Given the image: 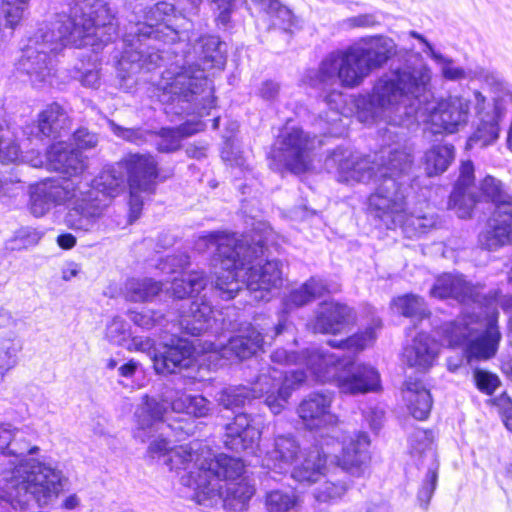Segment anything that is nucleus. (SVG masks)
<instances>
[{
  "label": "nucleus",
  "instance_id": "4",
  "mask_svg": "<svg viewBox=\"0 0 512 512\" xmlns=\"http://www.w3.org/2000/svg\"><path fill=\"white\" fill-rule=\"evenodd\" d=\"M0 450L14 457L1 473L0 498L22 507L32 499L44 506L57 497L65 478L59 470L33 459H24L38 448L30 447L21 431L10 424H1Z\"/></svg>",
  "mask_w": 512,
  "mask_h": 512
},
{
  "label": "nucleus",
  "instance_id": "7",
  "mask_svg": "<svg viewBox=\"0 0 512 512\" xmlns=\"http://www.w3.org/2000/svg\"><path fill=\"white\" fill-rule=\"evenodd\" d=\"M174 6L165 1L135 11L123 38V52L119 60L121 70L136 73L142 69L152 70L162 62L159 48L150 42L174 43L177 40H193L188 28L178 30L169 22Z\"/></svg>",
  "mask_w": 512,
  "mask_h": 512
},
{
  "label": "nucleus",
  "instance_id": "18",
  "mask_svg": "<svg viewBox=\"0 0 512 512\" xmlns=\"http://www.w3.org/2000/svg\"><path fill=\"white\" fill-rule=\"evenodd\" d=\"M333 395L331 393H311L305 397L297 408L302 424L308 430L319 433L328 446V438L338 436L341 421L332 412Z\"/></svg>",
  "mask_w": 512,
  "mask_h": 512
},
{
  "label": "nucleus",
  "instance_id": "59",
  "mask_svg": "<svg viewBox=\"0 0 512 512\" xmlns=\"http://www.w3.org/2000/svg\"><path fill=\"white\" fill-rule=\"evenodd\" d=\"M474 378L478 389L486 394H492L499 385L498 377L486 371L476 370Z\"/></svg>",
  "mask_w": 512,
  "mask_h": 512
},
{
  "label": "nucleus",
  "instance_id": "52",
  "mask_svg": "<svg viewBox=\"0 0 512 512\" xmlns=\"http://www.w3.org/2000/svg\"><path fill=\"white\" fill-rule=\"evenodd\" d=\"M376 339V333L374 327H369L365 331L355 334L344 341H340L338 344L334 341H330L329 344L332 347L347 348L355 351H361L371 345Z\"/></svg>",
  "mask_w": 512,
  "mask_h": 512
},
{
  "label": "nucleus",
  "instance_id": "36",
  "mask_svg": "<svg viewBox=\"0 0 512 512\" xmlns=\"http://www.w3.org/2000/svg\"><path fill=\"white\" fill-rule=\"evenodd\" d=\"M403 398L412 416L425 420L432 408V397L428 389L419 381L411 379L405 382Z\"/></svg>",
  "mask_w": 512,
  "mask_h": 512
},
{
  "label": "nucleus",
  "instance_id": "9",
  "mask_svg": "<svg viewBox=\"0 0 512 512\" xmlns=\"http://www.w3.org/2000/svg\"><path fill=\"white\" fill-rule=\"evenodd\" d=\"M244 247L240 257L236 260H244L245 265L232 267V275H218L216 288L220 296L225 300L233 299L241 290V284H245L246 290L255 301H267L270 299V292L279 289L283 283V265L279 260H266L262 263L264 255L262 241L259 240L255 247H251L247 240H244Z\"/></svg>",
  "mask_w": 512,
  "mask_h": 512
},
{
  "label": "nucleus",
  "instance_id": "31",
  "mask_svg": "<svg viewBox=\"0 0 512 512\" xmlns=\"http://www.w3.org/2000/svg\"><path fill=\"white\" fill-rule=\"evenodd\" d=\"M377 171L380 178H393L398 180L407 174L413 164L412 152L409 148L395 146L381 149L375 154Z\"/></svg>",
  "mask_w": 512,
  "mask_h": 512
},
{
  "label": "nucleus",
  "instance_id": "6",
  "mask_svg": "<svg viewBox=\"0 0 512 512\" xmlns=\"http://www.w3.org/2000/svg\"><path fill=\"white\" fill-rule=\"evenodd\" d=\"M222 46L223 43L217 36H201L193 48L203 68L194 69L190 66L176 74L166 71L158 85L161 91L160 101L172 105L171 111L176 114L208 115L209 110L214 107L215 98L211 81L204 75V70L223 67L225 58Z\"/></svg>",
  "mask_w": 512,
  "mask_h": 512
},
{
  "label": "nucleus",
  "instance_id": "27",
  "mask_svg": "<svg viewBox=\"0 0 512 512\" xmlns=\"http://www.w3.org/2000/svg\"><path fill=\"white\" fill-rule=\"evenodd\" d=\"M225 431V445L236 452L253 450L261 437L259 426L245 413L236 415Z\"/></svg>",
  "mask_w": 512,
  "mask_h": 512
},
{
  "label": "nucleus",
  "instance_id": "12",
  "mask_svg": "<svg viewBox=\"0 0 512 512\" xmlns=\"http://www.w3.org/2000/svg\"><path fill=\"white\" fill-rule=\"evenodd\" d=\"M307 378L303 370L279 371L270 368L268 373H261L255 386L250 389L245 386H230L222 389L217 397L219 404L227 409L243 406L254 398L264 397L270 411L280 414L288 404L292 391Z\"/></svg>",
  "mask_w": 512,
  "mask_h": 512
},
{
  "label": "nucleus",
  "instance_id": "37",
  "mask_svg": "<svg viewBox=\"0 0 512 512\" xmlns=\"http://www.w3.org/2000/svg\"><path fill=\"white\" fill-rule=\"evenodd\" d=\"M66 111L57 103L48 105L38 117L39 131L46 137L57 138L70 129Z\"/></svg>",
  "mask_w": 512,
  "mask_h": 512
},
{
  "label": "nucleus",
  "instance_id": "50",
  "mask_svg": "<svg viewBox=\"0 0 512 512\" xmlns=\"http://www.w3.org/2000/svg\"><path fill=\"white\" fill-rule=\"evenodd\" d=\"M437 223L436 216L433 213H426L423 215L408 214L405 212L404 222L398 224L406 231H413L415 234H424L431 228L435 227Z\"/></svg>",
  "mask_w": 512,
  "mask_h": 512
},
{
  "label": "nucleus",
  "instance_id": "35",
  "mask_svg": "<svg viewBox=\"0 0 512 512\" xmlns=\"http://www.w3.org/2000/svg\"><path fill=\"white\" fill-rule=\"evenodd\" d=\"M212 306L204 299L193 301L188 311L180 316V326L192 336H197L211 326Z\"/></svg>",
  "mask_w": 512,
  "mask_h": 512
},
{
  "label": "nucleus",
  "instance_id": "57",
  "mask_svg": "<svg viewBox=\"0 0 512 512\" xmlns=\"http://www.w3.org/2000/svg\"><path fill=\"white\" fill-rule=\"evenodd\" d=\"M19 348L11 340L0 342V367L9 371L17 364Z\"/></svg>",
  "mask_w": 512,
  "mask_h": 512
},
{
  "label": "nucleus",
  "instance_id": "19",
  "mask_svg": "<svg viewBox=\"0 0 512 512\" xmlns=\"http://www.w3.org/2000/svg\"><path fill=\"white\" fill-rule=\"evenodd\" d=\"M84 187L75 186L67 178H47L30 187L29 210L35 217H43L54 206L71 202L75 206L76 197L82 195Z\"/></svg>",
  "mask_w": 512,
  "mask_h": 512
},
{
  "label": "nucleus",
  "instance_id": "30",
  "mask_svg": "<svg viewBox=\"0 0 512 512\" xmlns=\"http://www.w3.org/2000/svg\"><path fill=\"white\" fill-rule=\"evenodd\" d=\"M480 243L488 250L512 244V206H499L494 210Z\"/></svg>",
  "mask_w": 512,
  "mask_h": 512
},
{
  "label": "nucleus",
  "instance_id": "16",
  "mask_svg": "<svg viewBox=\"0 0 512 512\" xmlns=\"http://www.w3.org/2000/svg\"><path fill=\"white\" fill-rule=\"evenodd\" d=\"M482 289V286L471 285L460 275L443 274L436 279L430 294L434 298H453L461 303H473L475 305L474 310H478L477 313L474 311L472 314L465 313V315L473 316L474 319H477V317L485 319L488 315L494 313L496 322L497 311L493 301L482 296Z\"/></svg>",
  "mask_w": 512,
  "mask_h": 512
},
{
  "label": "nucleus",
  "instance_id": "22",
  "mask_svg": "<svg viewBox=\"0 0 512 512\" xmlns=\"http://www.w3.org/2000/svg\"><path fill=\"white\" fill-rule=\"evenodd\" d=\"M244 240H238L234 235H229L221 232H211L207 235L200 236L195 243V248L199 252H207L215 250L216 255L214 261L219 263L220 268L223 270L221 275H232L230 269L237 267V265H245V260H236L240 257V253L245 249ZM244 259H246L244 257Z\"/></svg>",
  "mask_w": 512,
  "mask_h": 512
},
{
  "label": "nucleus",
  "instance_id": "10",
  "mask_svg": "<svg viewBox=\"0 0 512 512\" xmlns=\"http://www.w3.org/2000/svg\"><path fill=\"white\" fill-rule=\"evenodd\" d=\"M126 157L117 165L104 168L92 181L80 180L75 186L84 187V193L76 197L65 217L66 225L84 232L92 231L104 215L109 199L119 195L124 189V162Z\"/></svg>",
  "mask_w": 512,
  "mask_h": 512
},
{
  "label": "nucleus",
  "instance_id": "17",
  "mask_svg": "<svg viewBox=\"0 0 512 512\" xmlns=\"http://www.w3.org/2000/svg\"><path fill=\"white\" fill-rule=\"evenodd\" d=\"M377 181L375 192L368 198L369 212L388 229H394L404 222L406 196L398 180L379 177Z\"/></svg>",
  "mask_w": 512,
  "mask_h": 512
},
{
  "label": "nucleus",
  "instance_id": "24",
  "mask_svg": "<svg viewBox=\"0 0 512 512\" xmlns=\"http://www.w3.org/2000/svg\"><path fill=\"white\" fill-rule=\"evenodd\" d=\"M329 439L341 442L342 445L340 454L334 457L336 464L352 475H361L370 460L368 435L364 432H358L347 438L341 428L338 436Z\"/></svg>",
  "mask_w": 512,
  "mask_h": 512
},
{
  "label": "nucleus",
  "instance_id": "14",
  "mask_svg": "<svg viewBox=\"0 0 512 512\" xmlns=\"http://www.w3.org/2000/svg\"><path fill=\"white\" fill-rule=\"evenodd\" d=\"M487 83L494 90V111L484 112L486 98L479 91H474L475 109L479 114V124L467 141V147H485L499 137V119L506 110V104H512V86L494 74L486 75Z\"/></svg>",
  "mask_w": 512,
  "mask_h": 512
},
{
  "label": "nucleus",
  "instance_id": "63",
  "mask_svg": "<svg viewBox=\"0 0 512 512\" xmlns=\"http://www.w3.org/2000/svg\"><path fill=\"white\" fill-rule=\"evenodd\" d=\"M474 182V167L471 161H465L460 168V175L455 185V188L461 190H471Z\"/></svg>",
  "mask_w": 512,
  "mask_h": 512
},
{
  "label": "nucleus",
  "instance_id": "46",
  "mask_svg": "<svg viewBox=\"0 0 512 512\" xmlns=\"http://www.w3.org/2000/svg\"><path fill=\"white\" fill-rule=\"evenodd\" d=\"M481 192L494 203L495 209H499V206H512V195L500 180L492 176H486L481 182Z\"/></svg>",
  "mask_w": 512,
  "mask_h": 512
},
{
  "label": "nucleus",
  "instance_id": "33",
  "mask_svg": "<svg viewBox=\"0 0 512 512\" xmlns=\"http://www.w3.org/2000/svg\"><path fill=\"white\" fill-rule=\"evenodd\" d=\"M191 347L184 341L176 345H164L159 353H154L153 366L158 374L175 373L177 369L188 368L192 363Z\"/></svg>",
  "mask_w": 512,
  "mask_h": 512
},
{
  "label": "nucleus",
  "instance_id": "32",
  "mask_svg": "<svg viewBox=\"0 0 512 512\" xmlns=\"http://www.w3.org/2000/svg\"><path fill=\"white\" fill-rule=\"evenodd\" d=\"M330 454L317 446L300 452L298 461L293 464L292 477L298 482L316 483L325 477L326 458Z\"/></svg>",
  "mask_w": 512,
  "mask_h": 512
},
{
  "label": "nucleus",
  "instance_id": "62",
  "mask_svg": "<svg viewBox=\"0 0 512 512\" xmlns=\"http://www.w3.org/2000/svg\"><path fill=\"white\" fill-rule=\"evenodd\" d=\"M189 264V257L185 254L167 256L160 263L159 268L165 273H174Z\"/></svg>",
  "mask_w": 512,
  "mask_h": 512
},
{
  "label": "nucleus",
  "instance_id": "28",
  "mask_svg": "<svg viewBox=\"0 0 512 512\" xmlns=\"http://www.w3.org/2000/svg\"><path fill=\"white\" fill-rule=\"evenodd\" d=\"M47 160L52 170L73 177L71 180L74 182L83 180L81 175L87 164L77 149H72L64 142L54 143L47 152Z\"/></svg>",
  "mask_w": 512,
  "mask_h": 512
},
{
  "label": "nucleus",
  "instance_id": "56",
  "mask_svg": "<svg viewBox=\"0 0 512 512\" xmlns=\"http://www.w3.org/2000/svg\"><path fill=\"white\" fill-rule=\"evenodd\" d=\"M109 128L117 136L134 144H141L146 141V132L140 128H125L114 121H108Z\"/></svg>",
  "mask_w": 512,
  "mask_h": 512
},
{
  "label": "nucleus",
  "instance_id": "23",
  "mask_svg": "<svg viewBox=\"0 0 512 512\" xmlns=\"http://www.w3.org/2000/svg\"><path fill=\"white\" fill-rule=\"evenodd\" d=\"M470 101L459 95L440 100L430 114L433 133H455L463 129L469 119Z\"/></svg>",
  "mask_w": 512,
  "mask_h": 512
},
{
  "label": "nucleus",
  "instance_id": "2",
  "mask_svg": "<svg viewBox=\"0 0 512 512\" xmlns=\"http://www.w3.org/2000/svg\"><path fill=\"white\" fill-rule=\"evenodd\" d=\"M165 462L171 470L186 472L181 482L194 490L192 498L199 505L212 506L221 500L226 509L241 512L255 493L254 486L243 476L240 459L215 457L199 442L171 449Z\"/></svg>",
  "mask_w": 512,
  "mask_h": 512
},
{
  "label": "nucleus",
  "instance_id": "47",
  "mask_svg": "<svg viewBox=\"0 0 512 512\" xmlns=\"http://www.w3.org/2000/svg\"><path fill=\"white\" fill-rule=\"evenodd\" d=\"M392 306L395 307L403 316L409 318L421 320L429 315L424 300L413 294L393 299Z\"/></svg>",
  "mask_w": 512,
  "mask_h": 512
},
{
  "label": "nucleus",
  "instance_id": "11",
  "mask_svg": "<svg viewBox=\"0 0 512 512\" xmlns=\"http://www.w3.org/2000/svg\"><path fill=\"white\" fill-rule=\"evenodd\" d=\"M442 340L449 347H460L463 356L457 362L448 360V369L457 371L462 366L464 356L470 362L473 359L487 360L496 354L501 335L495 322V315L485 319L473 316H459L441 327Z\"/></svg>",
  "mask_w": 512,
  "mask_h": 512
},
{
  "label": "nucleus",
  "instance_id": "61",
  "mask_svg": "<svg viewBox=\"0 0 512 512\" xmlns=\"http://www.w3.org/2000/svg\"><path fill=\"white\" fill-rule=\"evenodd\" d=\"M202 0H191L193 5H198ZM219 10L217 16L218 24L226 26L230 21V15L235 8L236 0H212Z\"/></svg>",
  "mask_w": 512,
  "mask_h": 512
},
{
  "label": "nucleus",
  "instance_id": "15",
  "mask_svg": "<svg viewBox=\"0 0 512 512\" xmlns=\"http://www.w3.org/2000/svg\"><path fill=\"white\" fill-rule=\"evenodd\" d=\"M314 148V137L299 127H286L271 151L274 169H285L295 174L306 172L311 166Z\"/></svg>",
  "mask_w": 512,
  "mask_h": 512
},
{
  "label": "nucleus",
  "instance_id": "34",
  "mask_svg": "<svg viewBox=\"0 0 512 512\" xmlns=\"http://www.w3.org/2000/svg\"><path fill=\"white\" fill-rule=\"evenodd\" d=\"M438 344L425 333L418 334L403 352V358L410 367L428 368L437 354Z\"/></svg>",
  "mask_w": 512,
  "mask_h": 512
},
{
  "label": "nucleus",
  "instance_id": "13",
  "mask_svg": "<svg viewBox=\"0 0 512 512\" xmlns=\"http://www.w3.org/2000/svg\"><path fill=\"white\" fill-rule=\"evenodd\" d=\"M185 413L194 417H205L210 411V402L201 395H189L181 391L166 392L161 400L144 395L142 403L135 412L136 429L134 437L141 442L148 440L159 430L171 429L165 423L168 410Z\"/></svg>",
  "mask_w": 512,
  "mask_h": 512
},
{
  "label": "nucleus",
  "instance_id": "45",
  "mask_svg": "<svg viewBox=\"0 0 512 512\" xmlns=\"http://www.w3.org/2000/svg\"><path fill=\"white\" fill-rule=\"evenodd\" d=\"M434 436L432 432L418 429L410 437V453L413 457L422 459L427 465L439 463L433 446Z\"/></svg>",
  "mask_w": 512,
  "mask_h": 512
},
{
  "label": "nucleus",
  "instance_id": "54",
  "mask_svg": "<svg viewBox=\"0 0 512 512\" xmlns=\"http://www.w3.org/2000/svg\"><path fill=\"white\" fill-rule=\"evenodd\" d=\"M129 317L135 325L147 330L160 325L164 320V315L154 310L131 311Z\"/></svg>",
  "mask_w": 512,
  "mask_h": 512
},
{
  "label": "nucleus",
  "instance_id": "20",
  "mask_svg": "<svg viewBox=\"0 0 512 512\" xmlns=\"http://www.w3.org/2000/svg\"><path fill=\"white\" fill-rule=\"evenodd\" d=\"M124 165L130 189V218L134 221L139 218L142 210L141 194H151L155 189L157 163L149 154H130L126 157Z\"/></svg>",
  "mask_w": 512,
  "mask_h": 512
},
{
  "label": "nucleus",
  "instance_id": "3",
  "mask_svg": "<svg viewBox=\"0 0 512 512\" xmlns=\"http://www.w3.org/2000/svg\"><path fill=\"white\" fill-rule=\"evenodd\" d=\"M397 52L395 42L386 36L362 39L347 47L328 53L318 68L308 74L310 84L323 91V100L331 109L330 122L340 120L339 109L344 101L340 88L361 86L373 70L383 67Z\"/></svg>",
  "mask_w": 512,
  "mask_h": 512
},
{
  "label": "nucleus",
  "instance_id": "25",
  "mask_svg": "<svg viewBox=\"0 0 512 512\" xmlns=\"http://www.w3.org/2000/svg\"><path fill=\"white\" fill-rule=\"evenodd\" d=\"M263 343L262 334L254 327H248L241 334L230 338L226 345L205 342L204 351L225 359H246L260 350Z\"/></svg>",
  "mask_w": 512,
  "mask_h": 512
},
{
  "label": "nucleus",
  "instance_id": "29",
  "mask_svg": "<svg viewBox=\"0 0 512 512\" xmlns=\"http://www.w3.org/2000/svg\"><path fill=\"white\" fill-rule=\"evenodd\" d=\"M300 452L299 444L293 436L278 435L266 449L263 466L276 473H285L298 461Z\"/></svg>",
  "mask_w": 512,
  "mask_h": 512
},
{
  "label": "nucleus",
  "instance_id": "39",
  "mask_svg": "<svg viewBox=\"0 0 512 512\" xmlns=\"http://www.w3.org/2000/svg\"><path fill=\"white\" fill-rule=\"evenodd\" d=\"M329 292L330 290L322 279L311 277L299 288L291 291L284 299L283 304L285 309L289 311L304 306Z\"/></svg>",
  "mask_w": 512,
  "mask_h": 512
},
{
  "label": "nucleus",
  "instance_id": "55",
  "mask_svg": "<svg viewBox=\"0 0 512 512\" xmlns=\"http://www.w3.org/2000/svg\"><path fill=\"white\" fill-rule=\"evenodd\" d=\"M107 339L117 345H125V342L130 337L128 325L124 320L115 317L106 328Z\"/></svg>",
  "mask_w": 512,
  "mask_h": 512
},
{
  "label": "nucleus",
  "instance_id": "40",
  "mask_svg": "<svg viewBox=\"0 0 512 512\" xmlns=\"http://www.w3.org/2000/svg\"><path fill=\"white\" fill-rule=\"evenodd\" d=\"M409 35L419 40L424 45V52L427 53L440 67L442 76L446 80L458 81L472 78L471 71H467L460 66H456L454 60L436 52L428 40L416 31H410Z\"/></svg>",
  "mask_w": 512,
  "mask_h": 512
},
{
  "label": "nucleus",
  "instance_id": "41",
  "mask_svg": "<svg viewBox=\"0 0 512 512\" xmlns=\"http://www.w3.org/2000/svg\"><path fill=\"white\" fill-rule=\"evenodd\" d=\"M204 127V123L197 120L185 122L175 129L162 128L158 132L160 140L157 142V149L160 152H173L179 149L180 142L184 137L202 131Z\"/></svg>",
  "mask_w": 512,
  "mask_h": 512
},
{
  "label": "nucleus",
  "instance_id": "38",
  "mask_svg": "<svg viewBox=\"0 0 512 512\" xmlns=\"http://www.w3.org/2000/svg\"><path fill=\"white\" fill-rule=\"evenodd\" d=\"M303 503L301 495L291 487L271 489L264 496V507L267 512H292L298 510Z\"/></svg>",
  "mask_w": 512,
  "mask_h": 512
},
{
  "label": "nucleus",
  "instance_id": "53",
  "mask_svg": "<svg viewBox=\"0 0 512 512\" xmlns=\"http://www.w3.org/2000/svg\"><path fill=\"white\" fill-rule=\"evenodd\" d=\"M44 235V230L26 226L19 228L15 232L13 241L18 243V248H29L37 245Z\"/></svg>",
  "mask_w": 512,
  "mask_h": 512
},
{
  "label": "nucleus",
  "instance_id": "43",
  "mask_svg": "<svg viewBox=\"0 0 512 512\" xmlns=\"http://www.w3.org/2000/svg\"><path fill=\"white\" fill-rule=\"evenodd\" d=\"M206 285L207 279L203 272L191 271L174 278L169 290L173 297L184 299L198 294Z\"/></svg>",
  "mask_w": 512,
  "mask_h": 512
},
{
  "label": "nucleus",
  "instance_id": "42",
  "mask_svg": "<svg viewBox=\"0 0 512 512\" xmlns=\"http://www.w3.org/2000/svg\"><path fill=\"white\" fill-rule=\"evenodd\" d=\"M454 159V147L449 144H438L428 149L423 157V168L427 176L442 174Z\"/></svg>",
  "mask_w": 512,
  "mask_h": 512
},
{
  "label": "nucleus",
  "instance_id": "8",
  "mask_svg": "<svg viewBox=\"0 0 512 512\" xmlns=\"http://www.w3.org/2000/svg\"><path fill=\"white\" fill-rule=\"evenodd\" d=\"M271 360L281 365L305 364L317 381L333 382L343 394H365L380 387V375L374 367L355 364L350 357L340 353L314 348L299 356L285 349H277L272 353Z\"/></svg>",
  "mask_w": 512,
  "mask_h": 512
},
{
  "label": "nucleus",
  "instance_id": "48",
  "mask_svg": "<svg viewBox=\"0 0 512 512\" xmlns=\"http://www.w3.org/2000/svg\"><path fill=\"white\" fill-rule=\"evenodd\" d=\"M476 201V197L471 190L454 188L450 196L449 207L455 211L459 218L466 219L471 216Z\"/></svg>",
  "mask_w": 512,
  "mask_h": 512
},
{
  "label": "nucleus",
  "instance_id": "26",
  "mask_svg": "<svg viewBox=\"0 0 512 512\" xmlns=\"http://www.w3.org/2000/svg\"><path fill=\"white\" fill-rule=\"evenodd\" d=\"M355 321L356 315L351 307L334 301H325L319 305L311 328L318 333L339 334Z\"/></svg>",
  "mask_w": 512,
  "mask_h": 512
},
{
  "label": "nucleus",
  "instance_id": "5",
  "mask_svg": "<svg viewBox=\"0 0 512 512\" xmlns=\"http://www.w3.org/2000/svg\"><path fill=\"white\" fill-rule=\"evenodd\" d=\"M430 80L431 70L427 65L383 74L375 81L369 95L357 99V119L365 124L377 120L403 124L416 114Z\"/></svg>",
  "mask_w": 512,
  "mask_h": 512
},
{
  "label": "nucleus",
  "instance_id": "1",
  "mask_svg": "<svg viewBox=\"0 0 512 512\" xmlns=\"http://www.w3.org/2000/svg\"><path fill=\"white\" fill-rule=\"evenodd\" d=\"M115 15L104 0H72L68 10L43 23L29 39L17 69L32 85L51 84L52 58L67 43L78 47L107 43L116 34Z\"/></svg>",
  "mask_w": 512,
  "mask_h": 512
},
{
  "label": "nucleus",
  "instance_id": "49",
  "mask_svg": "<svg viewBox=\"0 0 512 512\" xmlns=\"http://www.w3.org/2000/svg\"><path fill=\"white\" fill-rule=\"evenodd\" d=\"M346 490L344 482L325 479L313 489V496L318 502L328 503L340 499Z\"/></svg>",
  "mask_w": 512,
  "mask_h": 512
},
{
  "label": "nucleus",
  "instance_id": "51",
  "mask_svg": "<svg viewBox=\"0 0 512 512\" xmlns=\"http://www.w3.org/2000/svg\"><path fill=\"white\" fill-rule=\"evenodd\" d=\"M439 463L427 466V472L423 479L422 485L418 491L417 498L420 505L425 509L428 507L430 500L434 494L438 480Z\"/></svg>",
  "mask_w": 512,
  "mask_h": 512
},
{
  "label": "nucleus",
  "instance_id": "21",
  "mask_svg": "<svg viewBox=\"0 0 512 512\" xmlns=\"http://www.w3.org/2000/svg\"><path fill=\"white\" fill-rule=\"evenodd\" d=\"M328 169H335L337 180L344 183L377 181L379 173L375 155L363 156L349 149L337 148L326 159Z\"/></svg>",
  "mask_w": 512,
  "mask_h": 512
},
{
  "label": "nucleus",
  "instance_id": "64",
  "mask_svg": "<svg viewBox=\"0 0 512 512\" xmlns=\"http://www.w3.org/2000/svg\"><path fill=\"white\" fill-rule=\"evenodd\" d=\"M74 141L80 149H91L98 144L96 134L89 132L86 128H80L73 134Z\"/></svg>",
  "mask_w": 512,
  "mask_h": 512
},
{
  "label": "nucleus",
  "instance_id": "44",
  "mask_svg": "<svg viewBox=\"0 0 512 512\" xmlns=\"http://www.w3.org/2000/svg\"><path fill=\"white\" fill-rule=\"evenodd\" d=\"M162 290V283L151 278L128 279L124 286L125 298L132 302L151 301Z\"/></svg>",
  "mask_w": 512,
  "mask_h": 512
},
{
  "label": "nucleus",
  "instance_id": "60",
  "mask_svg": "<svg viewBox=\"0 0 512 512\" xmlns=\"http://www.w3.org/2000/svg\"><path fill=\"white\" fill-rule=\"evenodd\" d=\"M27 8V4L17 2L16 4L7 3L6 6L3 8V13L5 15L7 24L11 28H14L16 25H18L22 20Z\"/></svg>",
  "mask_w": 512,
  "mask_h": 512
},
{
  "label": "nucleus",
  "instance_id": "58",
  "mask_svg": "<svg viewBox=\"0 0 512 512\" xmlns=\"http://www.w3.org/2000/svg\"><path fill=\"white\" fill-rule=\"evenodd\" d=\"M21 155L20 147L11 133L6 140L0 143V162L3 164L14 163Z\"/></svg>",
  "mask_w": 512,
  "mask_h": 512
}]
</instances>
